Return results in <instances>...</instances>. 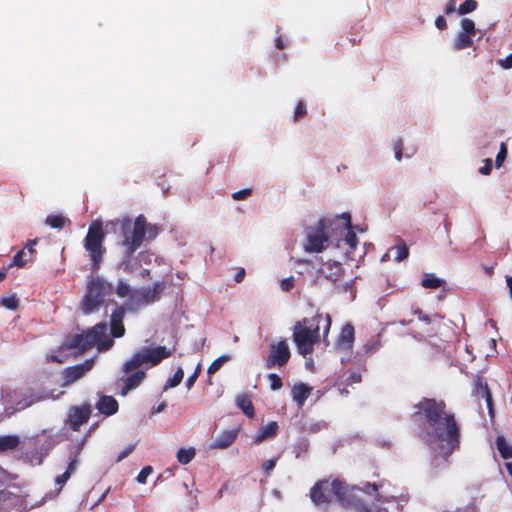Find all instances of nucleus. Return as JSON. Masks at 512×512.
<instances>
[{
  "mask_svg": "<svg viewBox=\"0 0 512 512\" xmlns=\"http://www.w3.org/2000/svg\"><path fill=\"white\" fill-rule=\"evenodd\" d=\"M331 495L344 506H351L357 512H400L401 502L398 500L390 483L381 481L378 484L367 483L363 489L357 487L349 488L346 483L335 479L316 483L311 491V500L316 505H324L331 501Z\"/></svg>",
  "mask_w": 512,
  "mask_h": 512,
  "instance_id": "nucleus-1",
  "label": "nucleus"
},
{
  "mask_svg": "<svg viewBox=\"0 0 512 512\" xmlns=\"http://www.w3.org/2000/svg\"><path fill=\"white\" fill-rule=\"evenodd\" d=\"M415 408V414H424V440L437 456L449 457L460 445V426L454 414L446 411L443 401L424 399Z\"/></svg>",
  "mask_w": 512,
  "mask_h": 512,
  "instance_id": "nucleus-2",
  "label": "nucleus"
},
{
  "mask_svg": "<svg viewBox=\"0 0 512 512\" xmlns=\"http://www.w3.org/2000/svg\"><path fill=\"white\" fill-rule=\"evenodd\" d=\"M120 225L122 240L119 245L123 248V259L119 268L130 272L132 271V255L142 245L147 233L150 237L156 236L157 228L149 225L143 215H139L133 223L129 218H123Z\"/></svg>",
  "mask_w": 512,
  "mask_h": 512,
  "instance_id": "nucleus-3",
  "label": "nucleus"
},
{
  "mask_svg": "<svg viewBox=\"0 0 512 512\" xmlns=\"http://www.w3.org/2000/svg\"><path fill=\"white\" fill-rule=\"evenodd\" d=\"M321 327L323 328L324 340H326L331 327V317L329 314H317L312 318H305L295 324L293 341L301 355L306 356L312 353L314 344L319 340Z\"/></svg>",
  "mask_w": 512,
  "mask_h": 512,
  "instance_id": "nucleus-4",
  "label": "nucleus"
},
{
  "mask_svg": "<svg viewBox=\"0 0 512 512\" xmlns=\"http://www.w3.org/2000/svg\"><path fill=\"white\" fill-rule=\"evenodd\" d=\"M112 345L113 340L107 335L106 324L99 323L84 333L67 336L61 350L78 349L83 352L92 346H97L98 350L102 351L111 348Z\"/></svg>",
  "mask_w": 512,
  "mask_h": 512,
  "instance_id": "nucleus-5",
  "label": "nucleus"
},
{
  "mask_svg": "<svg viewBox=\"0 0 512 512\" xmlns=\"http://www.w3.org/2000/svg\"><path fill=\"white\" fill-rule=\"evenodd\" d=\"M112 293V284L100 276H90L87 281L86 292L81 302L84 314H90L99 309L106 297Z\"/></svg>",
  "mask_w": 512,
  "mask_h": 512,
  "instance_id": "nucleus-6",
  "label": "nucleus"
},
{
  "mask_svg": "<svg viewBox=\"0 0 512 512\" xmlns=\"http://www.w3.org/2000/svg\"><path fill=\"white\" fill-rule=\"evenodd\" d=\"M172 351L165 346L143 347L137 350L132 357L123 364V372L129 374L142 366L153 367L162 360L170 357Z\"/></svg>",
  "mask_w": 512,
  "mask_h": 512,
  "instance_id": "nucleus-7",
  "label": "nucleus"
},
{
  "mask_svg": "<svg viewBox=\"0 0 512 512\" xmlns=\"http://www.w3.org/2000/svg\"><path fill=\"white\" fill-rule=\"evenodd\" d=\"M104 239L105 233L103 231L102 222L100 220L93 221L89 226L83 243L91 260L92 271H97L103 262V256L106 252V248L103 245Z\"/></svg>",
  "mask_w": 512,
  "mask_h": 512,
  "instance_id": "nucleus-8",
  "label": "nucleus"
},
{
  "mask_svg": "<svg viewBox=\"0 0 512 512\" xmlns=\"http://www.w3.org/2000/svg\"><path fill=\"white\" fill-rule=\"evenodd\" d=\"M164 290L163 282H156L152 287L135 290V294L124 303L126 309L135 311L158 301Z\"/></svg>",
  "mask_w": 512,
  "mask_h": 512,
  "instance_id": "nucleus-9",
  "label": "nucleus"
},
{
  "mask_svg": "<svg viewBox=\"0 0 512 512\" xmlns=\"http://www.w3.org/2000/svg\"><path fill=\"white\" fill-rule=\"evenodd\" d=\"M326 229V220H320L314 227L307 229L306 239L303 245L306 252L320 253L328 246Z\"/></svg>",
  "mask_w": 512,
  "mask_h": 512,
  "instance_id": "nucleus-10",
  "label": "nucleus"
},
{
  "mask_svg": "<svg viewBox=\"0 0 512 512\" xmlns=\"http://www.w3.org/2000/svg\"><path fill=\"white\" fill-rule=\"evenodd\" d=\"M343 218L346 222L341 228V237L337 241V248L342 249L346 257L353 259L352 253L358 244L356 230L361 232L362 230L358 226L353 227L351 225L350 216L348 214H343Z\"/></svg>",
  "mask_w": 512,
  "mask_h": 512,
  "instance_id": "nucleus-11",
  "label": "nucleus"
},
{
  "mask_svg": "<svg viewBox=\"0 0 512 512\" xmlns=\"http://www.w3.org/2000/svg\"><path fill=\"white\" fill-rule=\"evenodd\" d=\"M476 35L475 23L470 18H462L460 21V30L457 32L452 48L454 51H461L473 46V38Z\"/></svg>",
  "mask_w": 512,
  "mask_h": 512,
  "instance_id": "nucleus-12",
  "label": "nucleus"
},
{
  "mask_svg": "<svg viewBox=\"0 0 512 512\" xmlns=\"http://www.w3.org/2000/svg\"><path fill=\"white\" fill-rule=\"evenodd\" d=\"M6 397L8 398L7 401L14 405L15 411H21L37 402L45 400L48 396L44 393L34 391H27L21 394L14 391L7 393Z\"/></svg>",
  "mask_w": 512,
  "mask_h": 512,
  "instance_id": "nucleus-13",
  "label": "nucleus"
},
{
  "mask_svg": "<svg viewBox=\"0 0 512 512\" xmlns=\"http://www.w3.org/2000/svg\"><path fill=\"white\" fill-rule=\"evenodd\" d=\"M343 274V268L339 261L327 260L321 263V266L310 274L314 284L318 283L320 276L332 283H336Z\"/></svg>",
  "mask_w": 512,
  "mask_h": 512,
  "instance_id": "nucleus-14",
  "label": "nucleus"
},
{
  "mask_svg": "<svg viewBox=\"0 0 512 512\" xmlns=\"http://www.w3.org/2000/svg\"><path fill=\"white\" fill-rule=\"evenodd\" d=\"M290 358V350L286 341H279L272 343L270 347V354L266 361V367L271 369L275 366L282 367Z\"/></svg>",
  "mask_w": 512,
  "mask_h": 512,
  "instance_id": "nucleus-15",
  "label": "nucleus"
},
{
  "mask_svg": "<svg viewBox=\"0 0 512 512\" xmlns=\"http://www.w3.org/2000/svg\"><path fill=\"white\" fill-rule=\"evenodd\" d=\"M57 439L54 435L46 430H43L40 434L29 439V444L35 446L37 454V464H40L42 458L46 456L49 451L56 445Z\"/></svg>",
  "mask_w": 512,
  "mask_h": 512,
  "instance_id": "nucleus-16",
  "label": "nucleus"
},
{
  "mask_svg": "<svg viewBox=\"0 0 512 512\" xmlns=\"http://www.w3.org/2000/svg\"><path fill=\"white\" fill-rule=\"evenodd\" d=\"M91 411L92 409L89 404H83L82 406H72L69 409L67 418L65 420L66 425L75 431L78 430L82 424L89 420Z\"/></svg>",
  "mask_w": 512,
  "mask_h": 512,
  "instance_id": "nucleus-17",
  "label": "nucleus"
},
{
  "mask_svg": "<svg viewBox=\"0 0 512 512\" xmlns=\"http://www.w3.org/2000/svg\"><path fill=\"white\" fill-rule=\"evenodd\" d=\"M355 340V330L352 324L346 323L337 338L335 347L337 350L350 351Z\"/></svg>",
  "mask_w": 512,
  "mask_h": 512,
  "instance_id": "nucleus-18",
  "label": "nucleus"
},
{
  "mask_svg": "<svg viewBox=\"0 0 512 512\" xmlns=\"http://www.w3.org/2000/svg\"><path fill=\"white\" fill-rule=\"evenodd\" d=\"M93 366V359L86 360L82 364L68 367L63 371L65 385L71 384L80 379L86 372L90 371Z\"/></svg>",
  "mask_w": 512,
  "mask_h": 512,
  "instance_id": "nucleus-19",
  "label": "nucleus"
},
{
  "mask_svg": "<svg viewBox=\"0 0 512 512\" xmlns=\"http://www.w3.org/2000/svg\"><path fill=\"white\" fill-rule=\"evenodd\" d=\"M238 436V429L226 430L217 435L211 443V449H226L231 446Z\"/></svg>",
  "mask_w": 512,
  "mask_h": 512,
  "instance_id": "nucleus-20",
  "label": "nucleus"
},
{
  "mask_svg": "<svg viewBox=\"0 0 512 512\" xmlns=\"http://www.w3.org/2000/svg\"><path fill=\"white\" fill-rule=\"evenodd\" d=\"M124 314L125 308L117 307L111 315V332L114 337H121L125 333V329L122 324Z\"/></svg>",
  "mask_w": 512,
  "mask_h": 512,
  "instance_id": "nucleus-21",
  "label": "nucleus"
},
{
  "mask_svg": "<svg viewBox=\"0 0 512 512\" xmlns=\"http://www.w3.org/2000/svg\"><path fill=\"white\" fill-rule=\"evenodd\" d=\"M311 392L312 387L302 382L294 384L291 389L292 398L299 407L304 405Z\"/></svg>",
  "mask_w": 512,
  "mask_h": 512,
  "instance_id": "nucleus-22",
  "label": "nucleus"
},
{
  "mask_svg": "<svg viewBox=\"0 0 512 512\" xmlns=\"http://www.w3.org/2000/svg\"><path fill=\"white\" fill-rule=\"evenodd\" d=\"M135 370L136 371L134 373L128 375L126 377V379L124 380L125 385L120 392V394L122 396L127 395V393L130 390L137 388L141 384V382L144 380L145 375H146L145 370H141L140 368L135 369Z\"/></svg>",
  "mask_w": 512,
  "mask_h": 512,
  "instance_id": "nucleus-23",
  "label": "nucleus"
},
{
  "mask_svg": "<svg viewBox=\"0 0 512 512\" xmlns=\"http://www.w3.org/2000/svg\"><path fill=\"white\" fill-rule=\"evenodd\" d=\"M100 413L110 416L117 412L118 402L112 396H102L96 404Z\"/></svg>",
  "mask_w": 512,
  "mask_h": 512,
  "instance_id": "nucleus-24",
  "label": "nucleus"
},
{
  "mask_svg": "<svg viewBox=\"0 0 512 512\" xmlns=\"http://www.w3.org/2000/svg\"><path fill=\"white\" fill-rule=\"evenodd\" d=\"M278 430V424L275 421L270 422L263 428H261L254 436L253 440L255 444H260L265 439L273 438Z\"/></svg>",
  "mask_w": 512,
  "mask_h": 512,
  "instance_id": "nucleus-25",
  "label": "nucleus"
},
{
  "mask_svg": "<svg viewBox=\"0 0 512 512\" xmlns=\"http://www.w3.org/2000/svg\"><path fill=\"white\" fill-rule=\"evenodd\" d=\"M476 395L478 397L485 398L487 408L489 410V414L491 417L493 416V409H492V396L488 389L487 383H483L480 379L476 382Z\"/></svg>",
  "mask_w": 512,
  "mask_h": 512,
  "instance_id": "nucleus-26",
  "label": "nucleus"
},
{
  "mask_svg": "<svg viewBox=\"0 0 512 512\" xmlns=\"http://www.w3.org/2000/svg\"><path fill=\"white\" fill-rule=\"evenodd\" d=\"M236 404L249 418L254 417V407L247 395H239L236 398Z\"/></svg>",
  "mask_w": 512,
  "mask_h": 512,
  "instance_id": "nucleus-27",
  "label": "nucleus"
},
{
  "mask_svg": "<svg viewBox=\"0 0 512 512\" xmlns=\"http://www.w3.org/2000/svg\"><path fill=\"white\" fill-rule=\"evenodd\" d=\"M444 283H445L444 280L436 277L432 273L425 274L421 281V285L427 289H437V288L441 287Z\"/></svg>",
  "mask_w": 512,
  "mask_h": 512,
  "instance_id": "nucleus-28",
  "label": "nucleus"
},
{
  "mask_svg": "<svg viewBox=\"0 0 512 512\" xmlns=\"http://www.w3.org/2000/svg\"><path fill=\"white\" fill-rule=\"evenodd\" d=\"M389 252L394 253V260L402 262L409 256V249L404 242H400L396 246L389 249Z\"/></svg>",
  "mask_w": 512,
  "mask_h": 512,
  "instance_id": "nucleus-29",
  "label": "nucleus"
},
{
  "mask_svg": "<svg viewBox=\"0 0 512 512\" xmlns=\"http://www.w3.org/2000/svg\"><path fill=\"white\" fill-rule=\"evenodd\" d=\"M116 294L120 298L130 299L134 294L135 290L131 288V286L123 279L118 280L116 285Z\"/></svg>",
  "mask_w": 512,
  "mask_h": 512,
  "instance_id": "nucleus-30",
  "label": "nucleus"
},
{
  "mask_svg": "<svg viewBox=\"0 0 512 512\" xmlns=\"http://www.w3.org/2000/svg\"><path fill=\"white\" fill-rule=\"evenodd\" d=\"M20 443V439L16 435L0 436V451L14 449Z\"/></svg>",
  "mask_w": 512,
  "mask_h": 512,
  "instance_id": "nucleus-31",
  "label": "nucleus"
},
{
  "mask_svg": "<svg viewBox=\"0 0 512 512\" xmlns=\"http://www.w3.org/2000/svg\"><path fill=\"white\" fill-rule=\"evenodd\" d=\"M196 455V450L194 448H181L177 452V460L179 463L185 465L188 464Z\"/></svg>",
  "mask_w": 512,
  "mask_h": 512,
  "instance_id": "nucleus-32",
  "label": "nucleus"
},
{
  "mask_svg": "<svg viewBox=\"0 0 512 512\" xmlns=\"http://www.w3.org/2000/svg\"><path fill=\"white\" fill-rule=\"evenodd\" d=\"M497 449L505 459L512 458V447L506 442L505 438L498 436L496 440Z\"/></svg>",
  "mask_w": 512,
  "mask_h": 512,
  "instance_id": "nucleus-33",
  "label": "nucleus"
},
{
  "mask_svg": "<svg viewBox=\"0 0 512 512\" xmlns=\"http://www.w3.org/2000/svg\"><path fill=\"white\" fill-rule=\"evenodd\" d=\"M84 442H80L77 446L76 451L70 456V462L66 469V473L71 477V475L76 471L77 465H78V455L81 452L83 448Z\"/></svg>",
  "mask_w": 512,
  "mask_h": 512,
  "instance_id": "nucleus-34",
  "label": "nucleus"
},
{
  "mask_svg": "<svg viewBox=\"0 0 512 512\" xmlns=\"http://www.w3.org/2000/svg\"><path fill=\"white\" fill-rule=\"evenodd\" d=\"M478 8L476 0H465L458 8L457 13L461 16L474 12Z\"/></svg>",
  "mask_w": 512,
  "mask_h": 512,
  "instance_id": "nucleus-35",
  "label": "nucleus"
},
{
  "mask_svg": "<svg viewBox=\"0 0 512 512\" xmlns=\"http://www.w3.org/2000/svg\"><path fill=\"white\" fill-rule=\"evenodd\" d=\"M183 377H184L183 369L181 367H179L176 370V372L174 373L173 377L169 378L167 380V382L164 386V391L178 386L181 383V381L183 380Z\"/></svg>",
  "mask_w": 512,
  "mask_h": 512,
  "instance_id": "nucleus-36",
  "label": "nucleus"
},
{
  "mask_svg": "<svg viewBox=\"0 0 512 512\" xmlns=\"http://www.w3.org/2000/svg\"><path fill=\"white\" fill-rule=\"evenodd\" d=\"M231 359L230 355H222L218 357L216 360H214L211 365L208 367L207 373L209 375H212L216 373L220 368L223 366V364Z\"/></svg>",
  "mask_w": 512,
  "mask_h": 512,
  "instance_id": "nucleus-37",
  "label": "nucleus"
},
{
  "mask_svg": "<svg viewBox=\"0 0 512 512\" xmlns=\"http://www.w3.org/2000/svg\"><path fill=\"white\" fill-rule=\"evenodd\" d=\"M45 223L52 228L60 229L64 225V218L61 215H50L46 218Z\"/></svg>",
  "mask_w": 512,
  "mask_h": 512,
  "instance_id": "nucleus-38",
  "label": "nucleus"
},
{
  "mask_svg": "<svg viewBox=\"0 0 512 512\" xmlns=\"http://www.w3.org/2000/svg\"><path fill=\"white\" fill-rule=\"evenodd\" d=\"M1 305L9 310H16L19 305V300L16 296H8L1 299Z\"/></svg>",
  "mask_w": 512,
  "mask_h": 512,
  "instance_id": "nucleus-39",
  "label": "nucleus"
},
{
  "mask_svg": "<svg viewBox=\"0 0 512 512\" xmlns=\"http://www.w3.org/2000/svg\"><path fill=\"white\" fill-rule=\"evenodd\" d=\"M25 256H27V252L24 249L18 251L16 255L13 257V261L8 268L12 266L24 267L27 262V260L24 259Z\"/></svg>",
  "mask_w": 512,
  "mask_h": 512,
  "instance_id": "nucleus-40",
  "label": "nucleus"
},
{
  "mask_svg": "<svg viewBox=\"0 0 512 512\" xmlns=\"http://www.w3.org/2000/svg\"><path fill=\"white\" fill-rule=\"evenodd\" d=\"M152 472H153L152 466H145L144 468H142V470L137 475V478H136L137 482L140 484H145L147 481V478L152 474Z\"/></svg>",
  "mask_w": 512,
  "mask_h": 512,
  "instance_id": "nucleus-41",
  "label": "nucleus"
},
{
  "mask_svg": "<svg viewBox=\"0 0 512 512\" xmlns=\"http://www.w3.org/2000/svg\"><path fill=\"white\" fill-rule=\"evenodd\" d=\"M507 156V147L504 143H501L500 145V150L496 156V159H495V165L497 168L501 167V165L503 164L505 158Z\"/></svg>",
  "mask_w": 512,
  "mask_h": 512,
  "instance_id": "nucleus-42",
  "label": "nucleus"
},
{
  "mask_svg": "<svg viewBox=\"0 0 512 512\" xmlns=\"http://www.w3.org/2000/svg\"><path fill=\"white\" fill-rule=\"evenodd\" d=\"M268 378L270 380V387L272 390H279L282 387V380L277 374L270 373Z\"/></svg>",
  "mask_w": 512,
  "mask_h": 512,
  "instance_id": "nucleus-43",
  "label": "nucleus"
},
{
  "mask_svg": "<svg viewBox=\"0 0 512 512\" xmlns=\"http://www.w3.org/2000/svg\"><path fill=\"white\" fill-rule=\"evenodd\" d=\"M307 113V110H306V106L304 104L303 101H299L297 106H296V109H295V112H294V120L297 121L299 120L300 118L304 117Z\"/></svg>",
  "mask_w": 512,
  "mask_h": 512,
  "instance_id": "nucleus-44",
  "label": "nucleus"
},
{
  "mask_svg": "<svg viewBox=\"0 0 512 512\" xmlns=\"http://www.w3.org/2000/svg\"><path fill=\"white\" fill-rule=\"evenodd\" d=\"M200 371H201V366H200V364H198L196 369H195V371H194V373L192 375H190L187 378L186 382H185V386H186L187 389H191L193 387V385L196 382V379H197Z\"/></svg>",
  "mask_w": 512,
  "mask_h": 512,
  "instance_id": "nucleus-45",
  "label": "nucleus"
},
{
  "mask_svg": "<svg viewBox=\"0 0 512 512\" xmlns=\"http://www.w3.org/2000/svg\"><path fill=\"white\" fill-rule=\"evenodd\" d=\"M294 287V277L290 276L288 278L282 279L280 281V288L284 292H288Z\"/></svg>",
  "mask_w": 512,
  "mask_h": 512,
  "instance_id": "nucleus-46",
  "label": "nucleus"
},
{
  "mask_svg": "<svg viewBox=\"0 0 512 512\" xmlns=\"http://www.w3.org/2000/svg\"><path fill=\"white\" fill-rule=\"evenodd\" d=\"M380 347V342L378 339H371L370 341H368L364 346V351L365 352H374L376 350H378Z\"/></svg>",
  "mask_w": 512,
  "mask_h": 512,
  "instance_id": "nucleus-47",
  "label": "nucleus"
},
{
  "mask_svg": "<svg viewBox=\"0 0 512 512\" xmlns=\"http://www.w3.org/2000/svg\"><path fill=\"white\" fill-rule=\"evenodd\" d=\"M135 449V444H129L127 447H125L120 454L116 458V462H120L126 457H128Z\"/></svg>",
  "mask_w": 512,
  "mask_h": 512,
  "instance_id": "nucleus-48",
  "label": "nucleus"
},
{
  "mask_svg": "<svg viewBox=\"0 0 512 512\" xmlns=\"http://www.w3.org/2000/svg\"><path fill=\"white\" fill-rule=\"evenodd\" d=\"M497 64L503 68V69H511L512 68V53L509 54L506 58L504 59H499L497 60Z\"/></svg>",
  "mask_w": 512,
  "mask_h": 512,
  "instance_id": "nucleus-49",
  "label": "nucleus"
},
{
  "mask_svg": "<svg viewBox=\"0 0 512 512\" xmlns=\"http://www.w3.org/2000/svg\"><path fill=\"white\" fill-rule=\"evenodd\" d=\"M250 194H251L250 189H242V190L234 192L232 194V198L234 200H243V199L247 198Z\"/></svg>",
  "mask_w": 512,
  "mask_h": 512,
  "instance_id": "nucleus-50",
  "label": "nucleus"
},
{
  "mask_svg": "<svg viewBox=\"0 0 512 512\" xmlns=\"http://www.w3.org/2000/svg\"><path fill=\"white\" fill-rule=\"evenodd\" d=\"M276 462H277V459L266 460L262 465L264 472L269 474L275 468Z\"/></svg>",
  "mask_w": 512,
  "mask_h": 512,
  "instance_id": "nucleus-51",
  "label": "nucleus"
},
{
  "mask_svg": "<svg viewBox=\"0 0 512 512\" xmlns=\"http://www.w3.org/2000/svg\"><path fill=\"white\" fill-rule=\"evenodd\" d=\"M454 12H457V9H456V0H448V2L446 3L445 5V8H444V13L446 15H451L453 14Z\"/></svg>",
  "mask_w": 512,
  "mask_h": 512,
  "instance_id": "nucleus-52",
  "label": "nucleus"
},
{
  "mask_svg": "<svg viewBox=\"0 0 512 512\" xmlns=\"http://www.w3.org/2000/svg\"><path fill=\"white\" fill-rule=\"evenodd\" d=\"M361 381V375L358 372H352L346 379L348 385L359 383Z\"/></svg>",
  "mask_w": 512,
  "mask_h": 512,
  "instance_id": "nucleus-53",
  "label": "nucleus"
},
{
  "mask_svg": "<svg viewBox=\"0 0 512 512\" xmlns=\"http://www.w3.org/2000/svg\"><path fill=\"white\" fill-rule=\"evenodd\" d=\"M69 478H70V476L68 475V473L64 472L63 474L56 477L55 483L61 489L62 486L68 481Z\"/></svg>",
  "mask_w": 512,
  "mask_h": 512,
  "instance_id": "nucleus-54",
  "label": "nucleus"
},
{
  "mask_svg": "<svg viewBox=\"0 0 512 512\" xmlns=\"http://www.w3.org/2000/svg\"><path fill=\"white\" fill-rule=\"evenodd\" d=\"M484 162L485 165L480 168L479 172L482 175H489L492 170V161L490 159H486Z\"/></svg>",
  "mask_w": 512,
  "mask_h": 512,
  "instance_id": "nucleus-55",
  "label": "nucleus"
},
{
  "mask_svg": "<svg viewBox=\"0 0 512 512\" xmlns=\"http://www.w3.org/2000/svg\"><path fill=\"white\" fill-rule=\"evenodd\" d=\"M435 26L439 29V30H444L447 28V22H446V19L443 17V16H438L436 17L435 19Z\"/></svg>",
  "mask_w": 512,
  "mask_h": 512,
  "instance_id": "nucleus-56",
  "label": "nucleus"
},
{
  "mask_svg": "<svg viewBox=\"0 0 512 512\" xmlns=\"http://www.w3.org/2000/svg\"><path fill=\"white\" fill-rule=\"evenodd\" d=\"M37 239H33V240H29L27 245H26V249L28 250V253L30 255L34 254L35 253V246L37 244Z\"/></svg>",
  "mask_w": 512,
  "mask_h": 512,
  "instance_id": "nucleus-57",
  "label": "nucleus"
},
{
  "mask_svg": "<svg viewBox=\"0 0 512 512\" xmlns=\"http://www.w3.org/2000/svg\"><path fill=\"white\" fill-rule=\"evenodd\" d=\"M244 276H245V270H244V268H240V269L238 270V272L236 273V275H235V281H236L237 283L242 282V281H243V279H244Z\"/></svg>",
  "mask_w": 512,
  "mask_h": 512,
  "instance_id": "nucleus-58",
  "label": "nucleus"
},
{
  "mask_svg": "<svg viewBox=\"0 0 512 512\" xmlns=\"http://www.w3.org/2000/svg\"><path fill=\"white\" fill-rule=\"evenodd\" d=\"M48 360L55 361V362H58V363H63L64 362V359L60 358L58 355H55V354L48 355Z\"/></svg>",
  "mask_w": 512,
  "mask_h": 512,
  "instance_id": "nucleus-59",
  "label": "nucleus"
},
{
  "mask_svg": "<svg viewBox=\"0 0 512 512\" xmlns=\"http://www.w3.org/2000/svg\"><path fill=\"white\" fill-rule=\"evenodd\" d=\"M395 158L400 161L402 159V150L400 144L395 148Z\"/></svg>",
  "mask_w": 512,
  "mask_h": 512,
  "instance_id": "nucleus-60",
  "label": "nucleus"
},
{
  "mask_svg": "<svg viewBox=\"0 0 512 512\" xmlns=\"http://www.w3.org/2000/svg\"><path fill=\"white\" fill-rule=\"evenodd\" d=\"M166 408V403L162 402L157 407L154 408L155 413H161Z\"/></svg>",
  "mask_w": 512,
  "mask_h": 512,
  "instance_id": "nucleus-61",
  "label": "nucleus"
},
{
  "mask_svg": "<svg viewBox=\"0 0 512 512\" xmlns=\"http://www.w3.org/2000/svg\"><path fill=\"white\" fill-rule=\"evenodd\" d=\"M322 425L320 423H316V424H313L311 425L308 430L311 431V432H317L321 429Z\"/></svg>",
  "mask_w": 512,
  "mask_h": 512,
  "instance_id": "nucleus-62",
  "label": "nucleus"
},
{
  "mask_svg": "<svg viewBox=\"0 0 512 512\" xmlns=\"http://www.w3.org/2000/svg\"><path fill=\"white\" fill-rule=\"evenodd\" d=\"M506 283H507V286H508V289H509V294L511 296L512 295V276H507L506 277Z\"/></svg>",
  "mask_w": 512,
  "mask_h": 512,
  "instance_id": "nucleus-63",
  "label": "nucleus"
},
{
  "mask_svg": "<svg viewBox=\"0 0 512 512\" xmlns=\"http://www.w3.org/2000/svg\"><path fill=\"white\" fill-rule=\"evenodd\" d=\"M505 465H506V468L508 470V473L512 477V461L511 462H507Z\"/></svg>",
  "mask_w": 512,
  "mask_h": 512,
  "instance_id": "nucleus-64",
  "label": "nucleus"
}]
</instances>
